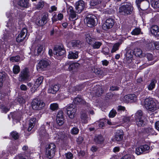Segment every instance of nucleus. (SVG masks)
<instances>
[{
	"mask_svg": "<svg viewBox=\"0 0 159 159\" xmlns=\"http://www.w3.org/2000/svg\"><path fill=\"white\" fill-rule=\"evenodd\" d=\"M76 11L77 13H80L84 8V3L82 0H79L75 4Z\"/></svg>",
	"mask_w": 159,
	"mask_h": 159,
	"instance_id": "nucleus-11",
	"label": "nucleus"
},
{
	"mask_svg": "<svg viewBox=\"0 0 159 159\" xmlns=\"http://www.w3.org/2000/svg\"><path fill=\"white\" fill-rule=\"evenodd\" d=\"M135 152L137 155H140L143 153V151L141 149V146L136 148Z\"/></svg>",
	"mask_w": 159,
	"mask_h": 159,
	"instance_id": "nucleus-47",
	"label": "nucleus"
},
{
	"mask_svg": "<svg viewBox=\"0 0 159 159\" xmlns=\"http://www.w3.org/2000/svg\"><path fill=\"white\" fill-rule=\"evenodd\" d=\"M144 1H146L148 6L149 3V2L148 0H136V3L138 7H140V4L141 2Z\"/></svg>",
	"mask_w": 159,
	"mask_h": 159,
	"instance_id": "nucleus-39",
	"label": "nucleus"
},
{
	"mask_svg": "<svg viewBox=\"0 0 159 159\" xmlns=\"http://www.w3.org/2000/svg\"><path fill=\"white\" fill-rule=\"evenodd\" d=\"M157 82V81L156 80H152L150 84L148 86V89L149 90H152L155 88Z\"/></svg>",
	"mask_w": 159,
	"mask_h": 159,
	"instance_id": "nucleus-25",
	"label": "nucleus"
},
{
	"mask_svg": "<svg viewBox=\"0 0 159 159\" xmlns=\"http://www.w3.org/2000/svg\"><path fill=\"white\" fill-rule=\"evenodd\" d=\"M57 118H63V112L62 111H60L58 112Z\"/></svg>",
	"mask_w": 159,
	"mask_h": 159,
	"instance_id": "nucleus-59",
	"label": "nucleus"
},
{
	"mask_svg": "<svg viewBox=\"0 0 159 159\" xmlns=\"http://www.w3.org/2000/svg\"><path fill=\"white\" fill-rule=\"evenodd\" d=\"M36 119L35 118H32L29 121V127L28 129V131H30L34 128L36 124Z\"/></svg>",
	"mask_w": 159,
	"mask_h": 159,
	"instance_id": "nucleus-18",
	"label": "nucleus"
},
{
	"mask_svg": "<svg viewBox=\"0 0 159 159\" xmlns=\"http://www.w3.org/2000/svg\"><path fill=\"white\" fill-rule=\"evenodd\" d=\"M78 52H73L72 51L69 52L68 58L70 59H75L78 58Z\"/></svg>",
	"mask_w": 159,
	"mask_h": 159,
	"instance_id": "nucleus-26",
	"label": "nucleus"
},
{
	"mask_svg": "<svg viewBox=\"0 0 159 159\" xmlns=\"http://www.w3.org/2000/svg\"><path fill=\"white\" fill-rule=\"evenodd\" d=\"M13 73L15 74H17L20 71L19 66L17 65L14 66L13 67Z\"/></svg>",
	"mask_w": 159,
	"mask_h": 159,
	"instance_id": "nucleus-36",
	"label": "nucleus"
},
{
	"mask_svg": "<svg viewBox=\"0 0 159 159\" xmlns=\"http://www.w3.org/2000/svg\"><path fill=\"white\" fill-rule=\"evenodd\" d=\"M146 57L149 61H152L153 59V56L151 53H148L146 55Z\"/></svg>",
	"mask_w": 159,
	"mask_h": 159,
	"instance_id": "nucleus-52",
	"label": "nucleus"
},
{
	"mask_svg": "<svg viewBox=\"0 0 159 159\" xmlns=\"http://www.w3.org/2000/svg\"><path fill=\"white\" fill-rule=\"evenodd\" d=\"M11 135L12 137L15 140L18 139L19 137L18 133L16 131L11 132Z\"/></svg>",
	"mask_w": 159,
	"mask_h": 159,
	"instance_id": "nucleus-35",
	"label": "nucleus"
},
{
	"mask_svg": "<svg viewBox=\"0 0 159 159\" xmlns=\"http://www.w3.org/2000/svg\"><path fill=\"white\" fill-rule=\"evenodd\" d=\"M154 7L155 8H159V0L156 1L154 3Z\"/></svg>",
	"mask_w": 159,
	"mask_h": 159,
	"instance_id": "nucleus-64",
	"label": "nucleus"
},
{
	"mask_svg": "<svg viewBox=\"0 0 159 159\" xmlns=\"http://www.w3.org/2000/svg\"><path fill=\"white\" fill-rule=\"evenodd\" d=\"M45 154L49 158H52L55 155L56 146L55 144L51 143L47 144L45 147Z\"/></svg>",
	"mask_w": 159,
	"mask_h": 159,
	"instance_id": "nucleus-2",
	"label": "nucleus"
},
{
	"mask_svg": "<svg viewBox=\"0 0 159 159\" xmlns=\"http://www.w3.org/2000/svg\"><path fill=\"white\" fill-rule=\"evenodd\" d=\"M48 18V15L45 14L43 15L41 18V20L43 22V25L46 24L47 23V20Z\"/></svg>",
	"mask_w": 159,
	"mask_h": 159,
	"instance_id": "nucleus-41",
	"label": "nucleus"
},
{
	"mask_svg": "<svg viewBox=\"0 0 159 159\" xmlns=\"http://www.w3.org/2000/svg\"><path fill=\"white\" fill-rule=\"evenodd\" d=\"M45 106V103L40 99L36 98L32 101L31 106L34 110H40L43 108Z\"/></svg>",
	"mask_w": 159,
	"mask_h": 159,
	"instance_id": "nucleus-4",
	"label": "nucleus"
},
{
	"mask_svg": "<svg viewBox=\"0 0 159 159\" xmlns=\"http://www.w3.org/2000/svg\"><path fill=\"white\" fill-rule=\"evenodd\" d=\"M145 118L135 119L136 125L139 126H143L145 124L144 119Z\"/></svg>",
	"mask_w": 159,
	"mask_h": 159,
	"instance_id": "nucleus-23",
	"label": "nucleus"
},
{
	"mask_svg": "<svg viewBox=\"0 0 159 159\" xmlns=\"http://www.w3.org/2000/svg\"><path fill=\"white\" fill-rule=\"evenodd\" d=\"M114 95L111 93H109L106 95V99H112V98L114 97Z\"/></svg>",
	"mask_w": 159,
	"mask_h": 159,
	"instance_id": "nucleus-55",
	"label": "nucleus"
},
{
	"mask_svg": "<svg viewBox=\"0 0 159 159\" xmlns=\"http://www.w3.org/2000/svg\"><path fill=\"white\" fill-rule=\"evenodd\" d=\"M155 42H150L147 45V47L149 49H154L155 48Z\"/></svg>",
	"mask_w": 159,
	"mask_h": 159,
	"instance_id": "nucleus-51",
	"label": "nucleus"
},
{
	"mask_svg": "<svg viewBox=\"0 0 159 159\" xmlns=\"http://www.w3.org/2000/svg\"><path fill=\"white\" fill-rule=\"evenodd\" d=\"M65 52L63 46H57L54 48L53 53L57 56H61L64 54Z\"/></svg>",
	"mask_w": 159,
	"mask_h": 159,
	"instance_id": "nucleus-10",
	"label": "nucleus"
},
{
	"mask_svg": "<svg viewBox=\"0 0 159 159\" xmlns=\"http://www.w3.org/2000/svg\"><path fill=\"white\" fill-rule=\"evenodd\" d=\"M120 44L119 43H115L113 46L112 49L111 50V52L113 53L116 52L119 49V47Z\"/></svg>",
	"mask_w": 159,
	"mask_h": 159,
	"instance_id": "nucleus-31",
	"label": "nucleus"
},
{
	"mask_svg": "<svg viewBox=\"0 0 159 159\" xmlns=\"http://www.w3.org/2000/svg\"><path fill=\"white\" fill-rule=\"evenodd\" d=\"M30 76L28 69L27 68L24 69L21 72L19 77V80L20 82L27 80Z\"/></svg>",
	"mask_w": 159,
	"mask_h": 159,
	"instance_id": "nucleus-7",
	"label": "nucleus"
},
{
	"mask_svg": "<svg viewBox=\"0 0 159 159\" xmlns=\"http://www.w3.org/2000/svg\"><path fill=\"white\" fill-rule=\"evenodd\" d=\"M71 17L72 18H74L76 17V14L75 12L74 11H72V12L69 13Z\"/></svg>",
	"mask_w": 159,
	"mask_h": 159,
	"instance_id": "nucleus-63",
	"label": "nucleus"
},
{
	"mask_svg": "<svg viewBox=\"0 0 159 159\" xmlns=\"http://www.w3.org/2000/svg\"><path fill=\"white\" fill-rule=\"evenodd\" d=\"M1 109H2V112H4L5 113H6L9 110V109L7 108L6 107L4 106H2L1 108Z\"/></svg>",
	"mask_w": 159,
	"mask_h": 159,
	"instance_id": "nucleus-56",
	"label": "nucleus"
},
{
	"mask_svg": "<svg viewBox=\"0 0 159 159\" xmlns=\"http://www.w3.org/2000/svg\"><path fill=\"white\" fill-rule=\"evenodd\" d=\"M58 107V105L57 103L51 104L50 105L51 109L53 111L57 109Z\"/></svg>",
	"mask_w": 159,
	"mask_h": 159,
	"instance_id": "nucleus-46",
	"label": "nucleus"
},
{
	"mask_svg": "<svg viewBox=\"0 0 159 159\" xmlns=\"http://www.w3.org/2000/svg\"><path fill=\"white\" fill-rule=\"evenodd\" d=\"M151 31L155 36H159V29L158 26L155 25H152L151 28Z\"/></svg>",
	"mask_w": 159,
	"mask_h": 159,
	"instance_id": "nucleus-16",
	"label": "nucleus"
},
{
	"mask_svg": "<svg viewBox=\"0 0 159 159\" xmlns=\"http://www.w3.org/2000/svg\"><path fill=\"white\" fill-rule=\"evenodd\" d=\"M43 80V77L42 76L40 77L37 79L34 86L31 89L32 92L33 93L35 92V91L37 89L42 83Z\"/></svg>",
	"mask_w": 159,
	"mask_h": 159,
	"instance_id": "nucleus-12",
	"label": "nucleus"
},
{
	"mask_svg": "<svg viewBox=\"0 0 159 159\" xmlns=\"http://www.w3.org/2000/svg\"><path fill=\"white\" fill-rule=\"evenodd\" d=\"M10 60L13 62H17L20 61V57L18 56L16 57H12L10 58Z\"/></svg>",
	"mask_w": 159,
	"mask_h": 159,
	"instance_id": "nucleus-38",
	"label": "nucleus"
},
{
	"mask_svg": "<svg viewBox=\"0 0 159 159\" xmlns=\"http://www.w3.org/2000/svg\"><path fill=\"white\" fill-rule=\"evenodd\" d=\"M18 4L20 7L27 8L30 6L29 0H20L18 2Z\"/></svg>",
	"mask_w": 159,
	"mask_h": 159,
	"instance_id": "nucleus-17",
	"label": "nucleus"
},
{
	"mask_svg": "<svg viewBox=\"0 0 159 159\" xmlns=\"http://www.w3.org/2000/svg\"><path fill=\"white\" fill-rule=\"evenodd\" d=\"M79 132V129L76 127L73 128L71 131V133L73 134H77Z\"/></svg>",
	"mask_w": 159,
	"mask_h": 159,
	"instance_id": "nucleus-49",
	"label": "nucleus"
},
{
	"mask_svg": "<svg viewBox=\"0 0 159 159\" xmlns=\"http://www.w3.org/2000/svg\"><path fill=\"white\" fill-rule=\"evenodd\" d=\"M27 34V31L26 29L25 28H23L16 38V41L18 43H20L23 41L24 39H27L26 37Z\"/></svg>",
	"mask_w": 159,
	"mask_h": 159,
	"instance_id": "nucleus-8",
	"label": "nucleus"
},
{
	"mask_svg": "<svg viewBox=\"0 0 159 159\" xmlns=\"http://www.w3.org/2000/svg\"><path fill=\"white\" fill-rule=\"evenodd\" d=\"M71 45L74 47L79 48L80 46L81 42L79 40L73 41L71 43Z\"/></svg>",
	"mask_w": 159,
	"mask_h": 159,
	"instance_id": "nucleus-28",
	"label": "nucleus"
},
{
	"mask_svg": "<svg viewBox=\"0 0 159 159\" xmlns=\"http://www.w3.org/2000/svg\"><path fill=\"white\" fill-rule=\"evenodd\" d=\"M141 32V29L139 28H136L134 29L131 32L133 35H138L140 34Z\"/></svg>",
	"mask_w": 159,
	"mask_h": 159,
	"instance_id": "nucleus-33",
	"label": "nucleus"
},
{
	"mask_svg": "<svg viewBox=\"0 0 159 159\" xmlns=\"http://www.w3.org/2000/svg\"><path fill=\"white\" fill-rule=\"evenodd\" d=\"M116 111L114 110H112L110 112L109 116L110 117L113 118L116 115Z\"/></svg>",
	"mask_w": 159,
	"mask_h": 159,
	"instance_id": "nucleus-48",
	"label": "nucleus"
},
{
	"mask_svg": "<svg viewBox=\"0 0 159 159\" xmlns=\"http://www.w3.org/2000/svg\"><path fill=\"white\" fill-rule=\"evenodd\" d=\"M123 121L125 123H128L130 122L129 117H124L123 119Z\"/></svg>",
	"mask_w": 159,
	"mask_h": 159,
	"instance_id": "nucleus-61",
	"label": "nucleus"
},
{
	"mask_svg": "<svg viewBox=\"0 0 159 159\" xmlns=\"http://www.w3.org/2000/svg\"><path fill=\"white\" fill-rule=\"evenodd\" d=\"M134 157L133 155L127 154L124 156L121 159H134Z\"/></svg>",
	"mask_w": 159,
	"mask_h": 159,
	"instance_id": "nucleus-40",
	"label": "nucleus"
},
{
	"mask_svg": "<svg viewBox=\"0 0 159 159\" xmlns=\"http://www.w3.org/2000/svg\"><path fill=\"white\" fill-rule=\"evenodd\" d=\"M81 118L83 122L86 123H87L89 118L86 113L84 112L81 114Z\"/></svg>",
	"mask_w": 159,
	"mask_h": 159,
	"instance_id": "nucleus-27",
	"label": "nucleus"
},
{
	"mask_svg": "<svg viewBox=\"0 0 159 159\" xmlns=\"http://www.w3.org/2000/svg\"><path fill=\"white\" fill-rule=\"evenodd\" d=\"M87 42L90 45H92L93 42V39L91 37L86 39Z\"/></svg>",
	"mask_w": 159,
	"mask_h": 159,
	"instance_id": "nucleus-58",
	"label": "nucleus"
},
{
	"mask_svg": "<svg viewBox=\"0 0 159 159\" xmlns=\"http://www.w3.org/2000/svg\"><path fill=\"white\" fill-rule=\"evenodd\" d=\"M102 43L100 42H95L92 43L91 45L94 49H98L100 48V47L102 45Z\"/></svg>",
	"mask_w": 159,
	"mask_h": 159,
	"instance_id": "nucleus-30",
	"label": "nucleus"
},
{
	"mask_svg": "<svg viewBox=\"0 0 159 159\" xmlns=\"http://www.w3.org/2000/svg\"><path fill=\"white\" fill-rule=\"evenodd\" d=\"M133 10L130 4H126L121 6L119 9V12L122 15H127L130 14Z\"/></svg>",
	"mask_w": 159,
	"mask_h": 159,
	"instance_id": "nucleus-5",
	"label": "nucleus"
},
{
	"mask_svg": "<svg viewBox=\"0 0 159 159\" xmlns=\"http://www.w3.org/2000/svg\"><path fill=\"white\" fill-rule=\"evenodd\" d=\"M97 19L96 16L93 15H89L86 18V21L87 26L90 27H93L96 25V20Z\"/></svg>",
	"mask_w": 159,
	"mask_h": 159,
	"instance_id": "nucleus-6",
	"label": "nucleus"
},
{
	"mask_svg": "<svg viewBox=\"0 0 159 159\" xmlns=\"http://www.w3.org/2000/svg\"><path fill=\"white\" fill-rule=\"evenodd\" d=\"M43 46L42 45H38L37 49V53L38 55L41 53L43 50Z\"/></svg>",
	"mask_w": 159,
	"mask_h": 159,
	"instance_id": "nucleus-50",
	"label": "nucleus"
},
{
	"mask_svg": "<svg viewBox=\"0 0 159 159\" xmlns=\"http://www.w3.org/2000/svg\"><path fill=\"white\" fill-rule=\"evenodd\" d=\"M1 76L2 77L1 79L2 80L1 82L2 83L6 80V79L7 78V75L5 72H2L1 73Z\"/></svg>",
	"mask_w": 159,
	"mask_h": 159,
	"instance_id": "nucleus-37",
	"label": "nucleus"
},
{
	"mask_svg": "<svg viewBox=\"0 0 159 159\" xmlns=\"http://www.w3.org/2000/svg\"><path fill=\"white\" fill-rule=\"evenodd\" d=\"M63 110H66L67 115L71 119H73L75 116L77 108L75 105L71 104L64 108Z\"/></svg>",
	"mask_w": 159,
	"mask_h": 159,
	"instance_id": "nucleus-3",
	"label": "nucleus"
},
{
	"mask_svg": "<svg viewBox=\"0 0 159 159\" xmlns=\"http://www.w3.org/2000/svg\"><path fill=\"white\" fill-rule=\"evenodd\" d=\"M59 88L58 85L56 84L52 86L48 89V93L52 94H55L58 90Z\"/></svg>",
	"mask_w": 159,
	"mask_h": 159,
	"instance_id": "nucleus-21",
	"label": "nucleus"
},
{
	"mask_svg": "<svg viewBox=\"0 0 159 159\" xmlns=\"http://www.w3.org/2000/svg\"><path fill=\"white\" fill-rule=\"evenodd\" d=\"M80 64L77 63H72L69 64V63H66L65 65L64 68H66V66L68 67L69 70H72L75 69L78 67Z\"/></svg>",
	"mask_w": 159,
	"mask_h": 159,
	"instance_id": "nucleus-20",
	"label": "nucleus"
},
{
	"mask_svg": "<svg viewBox=\"0 0 159 159\" xmlns=\"http://www.w3.org/2000/svg\"><path fill=\"white\" fill-rule=\"evenodd\" d=\"M104 139L101 135H96L94 138V142L96 144H101L103 143Z\"/></svg>",
	"mask_w": 159,
	"mask_h": 159,
	"instance_id": "nucleus-19",
	"label": "nucleus"
},
{
	"mask_svg": "<svg viewBox=\"0 0 159 159\" xmlns=\"http://www.w3.org/2000/svg\"><path fill=\"white\" fill-rule=\"evenodd\" d=\"M49 63L48 61L42 60L39 61L37 66V69H41L44 70L49 65Z\"/></svg>",
	"mask_w": 159,
	"mask_h": 159,
	"instance_id": "nucleus-13",
	"label": "nucleus"
},
{
	"mask_svg": "<svg viewBox=\"0 0 159 159\" xmlns=\"http://www.w3.org/2000/svg\"><path fill=\"white\" fill-rule=\"evenodd\" d=\"M133 53V52H132L131 51H128L126 54V57L129 59L131 58L132 57Z\"/></svg>",
	"mask_w": 159,
	"mask_h": 159,
	"instance_id": "nucleus-44",
	"label": "nucleus"
},
{
	"mask_svg": "<svg viewBox=\"0 0 159 159\" xmlns=\"http://www.w3.org/2000/svg\"><path fill=\"white\" fill-rule=\"evenodd\" d=\"M101 2L100 0L95 1L94 0H91L90 2V6H94L100 4Z\"/></svg>",
	"mask_w": 159,
	"mask_h": 159,
	"instance_id": "nucleus-32",
	"label": "nucleus"
},
{
	"mask_svg": "<svg viewBox=\"0 0 159 159\" xmlns=\"http://www.w3.org/2000/svg\"><path fill=\"white\" fill-rule=\"evenodd\" d=\"M123 133L122 130H118L116 133V135L114 139L115 141H120L123 138Z\"/></svg>",
	"mask_w": 159,
	"mask_h": 159,
	"instance_id": "nucleus-15",
	"label": "nucleus"
},
{
	"mask_svg": "<svg viewBox=\"0 0 159 159\" xmlns=\"http://www.w3.org/2000/svg\"><path fill=\"white\" fill-rule=\"evenodd\" d=\"M144 105L148 110L152 112L159 108V104L155 102L153 99L150 97L146 98L145 99Z\"/></svg>",
	"mask_w": 159,
	"mask_h": 159,
	"instance_id": "nucleus-1",
	"label": "nucleus"
},
{
	"mask_svg": "<svg viewBox=\"0 0 159 159\" xmlns=\"http://www.w3.org/2000/svg\"><path fill=\"white\" fill-rule=\"evenodd\" d=\"M102 53L105 55H108L109 52V50L108 48H104L102 51Z\"/></svg>",
	"mask_w": 159,
	"mask_h": 159,
	"instance_id": "nucleus-54",
	"label": "nucleus"
},
{
	"mask_svg": "<svg viewBox=\"0 0 159 159\" xmlns=\"http://www.w3.org/2000/svg\"><path fill=\"white\" fill-rule=\"evenodd\" d=\"M35 23L39 26H42L43 25L41 20L40 18H37L35 20Z\"/></svg>",
	"mask_w": 159,
	"mask_h": 159,
	"instance_id": "nucleus-42",
	"label": "nucleus"
},
{
	"mask_svg": "<svg viewBox=\"0 0 159 159\" xmlns=\"http://www.w3.org/2000/svg\"><path fill=\"white\" fill-rule=\"evenodd\" d=\"M44 6V3L43 2H40L37 4V7L38 9L42 8Z\"/></svg>",
	"mask_w": 159,
	"mask_h": 159,
	"instance_id": "nucleus-57",
	"label": "nucleus"
},
{
	"mask_svg": "<svg viewBox=\"0 0 159 159\" xmlns=\"http://www.w3.org/2000/svg\"><path fill=\"white\" fill-rule=\"evenodd\" d=\"M129 98L130 100L132 101H135L137 100V97L136 95L134 94H129Z\"/></svg>",
	"mask_w": 159,
	"mask_h": 159,
	"instance_id": "nucleus-45",
	"label": "nucleus"
},
{
	"mask_svg": "<svg viewBox=\"0 0 159 159\" xmlns=\"http://www.w3.org/2000/svg\"><path fill=\"white\" fill-rule=\"evenodd\" d=\"M20 89L22 91H26L27 89V87L25 85L22 84L20 86Z\"/></svg>",
	"mask_w": 159,
	"mask_h": 159,
	"instance_id": "nucleus-60",
	"label": "nucleus"
},
{
	"mask_svg": "<svg viewBox=\"0 0 159 159\" xmlns=\"http://www.w3.org/2000/svg\"><path fill=\"white\" fill-rule=\"evenodd\" d=\"M124 100L126 102H128L130 101V98H129V94L125 95L124 96Z\"/></svg>",
	"mask_w": 159,
	"mask_h": 159,
	"instance_id": "nucleus-62",
	"label": "nucleus"
},
{
	"mask_svg": "<svg viewBox=\"0 0 159 159\" xmlns=\"http://www.w3.org/2000/svg\"><path fill=\"white\" fill-rule=\"evenodd\" d=\"M114 24V20L111 18L107 19L105 23L103 24L102 28L104 30H107L111 28Z\"/></svg>",
	"mask_w": 159,
	"mask_h": 159,
	"instance_id": "nucleus-9",
	"label": "nucleus"
},
{
	"mask_svg": "<svg viewBox=\"0 0 159 159\" xmlns=\"http://www.w3.org/2000/svg\"><path fill=\"white\" fill-rule=\"evenodd\" d=\"M74 103L76 104H84L86 102L85 101L80 97H76L73 100Z\"/></svg>",
	"mask_w": 159,
	"mask_h": 159,
	"instance_id": "nucleus-22",
	"label": "nucleus"
},
{
	"mask_svg": "<svg viewBox=\"0 0 159 159\" xmlns=\"http://www.w3.org/2000/svg\"><path fill=\"white\" fill-rule=\"evenodd\" d=\"M65 156L67 159H72L73 157V154L70 152L66 153Z\"/></svg>",
	"mask_w": 159,
	"mask_h": 159,
	"instance_id": "nucleus-53",
	"label": "nucleus"
},
{
	"mask_svg": "<svg viewBox=\"0 0 159 159\" xmlns=\"http://www.w3.org/2000/svg\"><path fill=\"white\" fill-rule=\"evenodd\" d=\"M57 122L59 125H62L64 123V118H57Z\"/></svg>",
	"mask_w": 159,
	"mask_h": 159,
	"instance_id": "nucleus-43",
	"label": "nucleus"
},
{
	"mask_svg": "<svg viewBox=\"0 0 159 159\" xmlns=\"http://www.w3.org/2000/svg\"><path fill=\"white\" fill-rule=\"evenodd\" d=\"M140 146L143 152H147L150 148V147L146 144Z\"/></svg>",
	"mask_w": 159,
	"mask_h": 159,
	"instance_id": "nucleus-34",
	"label": "nucleus"
},
{
	"mask_svg": "<svg viewBox=\"0 0 159 159\" xmlns=\"http://www.w3.org/2000/svg\"><path fill=\"white\" fill-rule=\"evenodd\" d=\"M135 119L145 118L144 116L143 115V111L141 110L138 111L135 114Z\"/></svg>",
	"mask_w": 159,
	"mask_h": 159,
	"instance_id": "nucleus-29",
	"label": "nucleus"
},
{
	"mask_svg": "<svg viewBox=\"0 0 159 159\" xmlns=\"http://www.w3.org/2000/svg\"><path fill=\"white\" fill-rule=\"evenodd\" d=\"M103 90L101 86L96 85L93 88V94L96 96H100L103 93Z\"/></svg>",
	"mask_w": 159,
	"mask_h": 159,
	"instance_id": "nucleus-14",
	"label": "nucleus"
},
{
	"mask_svg": "<svg viewBox=\"0 0 159 159\" xmlns=\"http://www.w3.org/2000/svg\"><path fill=\"white\" fill-rule=\"evenodd\" d=\"M133 52L135 55L137 57H141L143 56L142 51L140 48H135L134 49Z\"/></svg>",
	"mask_w": 159,
	"mask_h": 159,
	"instance_id": "nucleus-24",
	"label": "nucleus"
}]
</instances>
